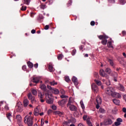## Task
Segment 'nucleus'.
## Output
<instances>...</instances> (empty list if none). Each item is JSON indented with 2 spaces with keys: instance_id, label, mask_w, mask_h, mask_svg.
I'll return each mask as SVG.
<instances>
[{
  "instance_id": "nucleus-1",
  "label": "nucleus",
  "mask_w": 126,
  "mask_h": 126,
  "mask_svg": "<svg viewBox=\"0 0 126 126\" xmlns=\"http://www.w3.org/2000/svg\"><path fill=\"white\" fill-rule=\"evenodd\" d=\"M105 72L108 74H111V76H113L114 78V81L117 82L118 81V73L115 72H112V70L110 68H106L105 69Z\"/></svg>"
},
{
  "instance_id": "nucleus-2",
  "label": "nucleus",
  "mask_w": 126,
  "mask_h": 126,
  "mask_svg": "<svg viewBox=\"0 0 126 126\" xmlns=\"http://www.w3.org/2000/svg\"><path fill=\"white\" fill-rule=\"evenodd\" d=\"M53 96L49 92H47L45 94V98L46 99V103L47 104H53L54 103V99H53Z\"/></svg>"
},
{
  "instance_id": "nucleus-3",
  "label": "nucleus",
  "mask_w": 126,
  "mask_h": 126,
  "mask_svg": "<svg viewBox=\"0 0 126 126\" xmlns=\"http://www.w3.org/2000/svg\"><path fill=\"white\" fill-rule=\"evenodd\" d=\"M25 123L29 126H33V117L27 116L25 118Z\"/></svg>"
},
{
  "instance_id": "nucleus-4",
  "label": "nucleus",
  "mask_w": 126,
  "mask_h": 126,
  "mask_svg": "<svg viewBox=\"0 0 126 126\" xmlns=\"http://www.w3.org/2000/svg\"><path fill=\"white\" fill-rule=\"evenodd\" d=\"M66 106L67 108H69L70 111L77 110V107H76L74 105L71 104V100H70V97L69 98L68 104H67Z\"/></svg>"
},
{
  "instance_id": "nucleus-5",
  "label": "nucleus",
  "mask_w": 126,
  "mask_h": 126,
  "mask_svg": "<svg viewBox=\"0 0 126 126\" xmlns=\"http://www.w3.org/2000/svg\"><path fill=\"white\" fill-rule=\"evenodd\" d=\"M105 93L110 96H114L115 89L113 87H108L105 90Z\"/></svg>"
},
{
  "instance_id": "nucleus-6",
  "label": "nucleus",
  "mask_w": 126,
  "mask_h": 126,
  "mask_svg": "<svg viewBox=\"0 0 126 126\" xmlns=\"http://www.w3.org/2000/svg\"><path fill=\"white\" fill-rule=\"evenodd\" d=\"M98 37L99 39H100V40H102L101 44H102V45H107V42H108L107 41V39L109 38L108 36L103 35H99L98 36Z\"/></svg>"
},
{
  "instance_id": "nucleus-7",
  "label": "nucleus",
  "mask_w": 126,
  "mask_h": 126,
  "mask_svg": "<svg viewBox=\"0 0 126 126\" xmlns=\"http://www.w3.org/2000/svg\"><path fill=\"white\" fill-rule=\"evenodd\" d=\"M22 108V103H21V102H18L16 106V110L17 112H18V113H21V112H22V111L23 110Z\"/></svg>"
},
{
  "instance_id": "nucleus-8",
  "label": "nucleus",
  "mask_w": 126,
  "mask_h": 126,
  "mask_svg": "<svg viewBox=\"0 0 126 126\" xmlns=\"http://www.w3.org/2000/svg\"><path fill=\"white\" fill-rule=\"evenodd\" d=\"M47 88H48V89H50V90H51L52 93H54V94H59L60 91H59V90H58L57 89L53 88H52V87L50 86L49 85H47Z\"/></svg>"
},
{
  "instance_id": "nucleus-9",
  "label": "nucleus",
  "mask_w": 126,
  "mask_h": 126,
  "mask_svg": "<svg viewBox=\"0 0 126 126\" xmlns=\"http://www.w3.org/2000/svg\"><path fill=\"white\" fill-rule=\"evenodd\" d=\"M66 102H67V99L66 98L63 99L62 100H59L58 101V104L60 106H61V107H63L66 103Z\"/></svg>"
},
{
  "instance_id": "nucleus-10",
  "label": "nucleus",
  "mask_w": 126,
  "mask_h": 126,
  "mask_svg": "<svg viewBox=\"0 0 126 126\" xmlns=\"http://www.w3.org/2000/svg\"><path fill=\"white\" fill-rule=\"evenodd\" d=\"M92 89L94 93H97L99 91V88H98V87L95 84H92Z\"/></svg>"
},
{
  "instance_id": "nucleus-11",
  "label": "nucleus",
  "mask_w": 126,
  "mask_h": 126,
  "mask_svg": "<svg viewBox=\"0 0 126 126\" xmlns=\"http://www.w3.org/2000/svg\"><path fill=\"white\" fill-rule=\"evenodd\" d=\"M112 124H113V121L111 119L105 120L103 122L104 126H109L110 125H112Z\"/></svg>"
},
{
  "instance_id": "nucleus-12",
  "label": "nucleus",
  "mask_w": 126,
  "mask_h": 126,
  "mask_svg": "<svg viewBox=\"0 0 126 126\" xmlns=\"http://www.w3.org/2000/svg\"><path fill=\"white\" fill-rule=\"evenodd\" d=\"M117 89L120 90V91L125 92L126 91V89H125V87L124 85H122L121 84H119L117 87Z\"/></svg>"
},
{
  "instance_id": "nucleus-13",
  "label": "nucleus",
  "mask_w": 126,
  "mask_h": 126,
  "mask_svg": "<svg viewBox=\"0 0 126 126\" xmlns=\"http://www.w3.org/2000/svg\"><path fill=\"white\" fill-rule=\"evenodd\" d=\"M38 97L40 99V101L41 103H44V100L43 99L44 98V94H42L41 92H38Z\"/></svg>"
},
{
  "instance_id": "nucleus-14",
  "label": "nucleus",
  "mask_w": 126,
  "mask_h": 126,
  "mask_svg": "<svg viewBox=\"0 0 126 126\" xmlns=\"http://www.w3.org/2000/svg\"><path fill=\"white\" fill-rule=\"evenodd\" d=\"M28 97L29 100H31L32 103H33V102L35 101V97H33V95H32V94L31 93H29L28 94Z\"/></svg>"
},
{
  "instance_id": "nucleus-15",
  "label": "nucleus",
  "mask_w": 126,
  "mask_h": 126,
  "mask_svg": "<svg viewBox=\"0 0 126 126\" xmlns=\"http://www.w3.org/2000/svg\"><path fill=\"white\" fill-rule=\"evenodd\" d=\"M99 74L103 77H107V76H108V75L105 73V71L103 69H100L99 71Z\"/></svg>"
},
{
  "instance_id": "nucleus-16",
  "label": "nucleus",
  "mask_w": 126,
  "mask_h": 126,
  "mask_svg": "<svg viewBox=\"0 0 126 126\" xmlns=\"http://www.w3.org/2000/svg\"><path fill=\"white\" fill-rule=\"evenodd\" d=\"M45 83H49L51 86H55V85H57L58 83L55 81H53L52 82H50L49 81H45Z\"/></svg>"
},
{
  "instance_id": "nucleus-17",
  "label": "nucleus",
  "mask_w": 126,
  "mask_h": 126,
  "mask_svg": "<svg viewBox=\"0 0 126 126\" xmlns=\"http://www.w3.org/2000/svg\"><path fill=\"white\" fill-rule=\"evenodd\" d=\"M72 81H73L74 84L75 85H78V82L77 80V78H76L75 76H74L72 78Z\"/></svg>"
},
{
  "instance_id": "nucleus-18",
  "label": "nucleus",
  "mask_w": 126,
  "mask_h": 126,
  "mask_svg": "<svg viewBox=\"0 0 126 126\" xmlns=\"http://www.w3.org/2000/svg\"><path fill=\"white\" fill-rule=\"evenodd\" d=\"M96 103H97V104H102V98H101V96H97L96 97Z\"/></svg>"
},
{
  "instance_id": "nucleus-19",
  "label": "nucleus",
  "mask_w": 126,
  "mask_h": 126,
  "mask_svg": "<svg viewBox=\"0 0 126 126\" xmlns=\"http://www.w3.org/2000/svg\"><path fill=\"white\" fill-rule=\"evenodd\" d=\"M40 81V78L34 77L33 78L32 82L34 83H38Z\"/></svg>"
},
{
  "instance_id": "nucleus-20",
  "label": "nucleus",
  "mask_w": 126,
  "mask_h": 126,
  "mask_svg": "<svg viewBox=\"0 0 126 126\" xmlns=\"http://www.w3.org/2000/svg\"><path fill=\"white\" fill-rule=\"evenodd\" d=\"M91 118H88L87 119V124L89 126H93L92 123H91Z\"/></svg>"
},
{
  "instance_id": "nucleus-21",
  "label": "nucleus",
  "mask_w": 126,
  "mask_h": 126,
  "mask_svg": "<svg viewBox=\"0 0 126 126\" xmlns=\"http://www.w3.org/2000/svg\"><path fill=\"white\" fill-rule=\"evenodd\" d=\"M55 115H58L59 117H63V113L61 111H57L54 112Z\"/></svg>"
},
{
  "instance_id": "nucleus-22",
  "label": "nucleus",
  "mask_w": 126,
  "mask_h": 126,
  "mask_svg": "<svg viewBox=\"0 0 126 126\" xmlns=\"http://www.w3.org/2000/svg\"><path fill=\"white\" fill-rule=\"evenodd\" d=\"M113 43H114V41H108L107 43V46L108 48H112V49H114V47L113 46Z\"/></svg>"
},
{
  "instance_id": "nucleus-23",
  "label": "nucleus",
  "mask_w": 126,
  "mask_h": 126,
  "mask_svg": "<svg viewBox=\"0 0 126 126\" xmlns=\"http://www.w3.org/2000/svg\"><path fill=\"white\" fill-rule=\"evenodd\" d=\"M23 103L24 107H27V106L29 105V100H28L27 99H24Z\"/></svg>"
},
{
  "instance_id": "nucleus-24",
  "label": "nucleus",
  "mask_w": 126,
  "mask_h": 126,
  "mask_svg": "<svg viewBox=\"0 0 126 126\" xmlns=\"http://www.w3.org/2000/svg\"><path fill=\"white\" fill-rule=\"evenodd\" d=\"M39 112L40 111H39V109H38V108L34 109V112H33L34 116H39Z\"/></svg>"
},
{
  "instance_id": "nucleus-25",
  "label": "nucleus",
  "mask_w": 126,
  "mask_h": 126,
  "mask_svg": "<svg viewBox=\"0 0 126 126\" xmlns=\"http://www.w3.org/2000/svg\"><path fill=\"white\" fill-rule=\"evenodd\" d=\"M48 68L50 71L52 72L54 70V67H53V64L52 63H50L48 65Z\"/></svg>"
},
{
  "instance_id": "nucleus-26",
  "label": "nucleus",
  "mask_w": 126,
  "mask_h": 126,
  "mask_svg": "<svg viewBox=\"0 0 126 126\" xmlns=\"http://www.w3.org/2000/svg\"><path fill=\"white\" fill-rule=\"evenodd\" d=\"M32 93L34 96H37V95H38V92H37V90L34 89H32Z\"/></svg>"
},
{
  "instance_id": "nucleus-27",
  "label": "nucleus",
  "mask_w": 126,
  "mask_h": 126,
  "mask_svg": "<svg viewBox=\"0 0 126 126\" xmlns=\"http://www.w3.org/2000/svg\"><path fill=\"white\" fill-rule=\"evenodd\" d=\"M112 97H117V98H121L122 97V95H121V94L114 92V96H112Z\"/></svg>"
},
{
  "instance_id": "nucleus-28",
  "label": "nucleus",
  "mask_w": 126,
  "mask_h": 126,
  "mask_svg": "<svg viewBox=\"0 0 126 126\" xmlns=\"http://www.w3.org/2000/svg\"><path fill=\"white\" fill-rule=\"evenodd\" d=\"M40 89H41V90H46L47 87H46V85H45V84H40Z\"/></svg>"
},
{
  "instance_id": "nucleus-29",
  "label": "nucleus",
  "mask_w": 126,
  "mask_h": 126,
  "mask_svg": "<svg viewBox=\"0 0 126 126\" xmlns=\"http://www.w3.org/2000/svg\"><path fill=\"white\" fill-rule=\"evenodd\" d=\"M113 102L115 105H120V100L118 99H114L113 100Z\"/></svg>"
},
{
  "instance_id": "nucleus-30",
  "label": "nucleus",
  "mask_w": 126,
  "mask_h": 126,
  "mask_svg": "<svg viewBox=\"0 0 126 126\" xmlns=\"http://www.w3.org/2000/svg\"><path fill=\"white\" fill-rule=\"evenodd\" d=\"M94 82H95L96 84H97V85H98V86H101V85H102V83L101 82V81L95 79Z\"/></svg>"
},
{
  "instance_id": "nucleus-31",
  "label": "nucleus",
  "mask_w": 126,
  "mask_h": 126,
  "mask_svg": "<svg viewBox=\"0 0 126 126\" xmlns=\"http://www.w3.org/2000/svg\"><path fill=\"white\" fill-rule=\"evenodd\" d=\"M80 104L81 108L83 109V110H84V109H85V106H84V103H83V101L81 100L80 102Z\"/></svg>"
},
{
  "instance_id": "nucleus-32",
  "label": "nucleus",
  "mask_w": 126,
  "mask_h": 126,
  "mask_svg": "<svg viewBox=\"0 0 126 126\" xmlns=\"http://www.w3.org/2000/svg\"><path fill=\"white\" fill-rule=\"evenodd\" d=\"M30 1H31V0H24V3L27 4V5H29Z\"/></svg>"
},
{
  "instance_id": "nucleus-33",
  "label": "nucleus",
  "mask_w": 126,
  "mask_h": 126,
  "mask_svg": "<svg viewBox=\"0 0 126 126\" xmlns=\"http://www.w3.org/2000/svg\"><path fill=\"white\" fill-rule=\"evenodd\" d=\"M16 119L17 120H18L19 122H21V116L20 115H18L16 116Z\"/></svg>"
},
{
  "instance_id": "nucleus-34",
  "label": "nucleus",
  "mask_w": 126,
  "mask_h": 126,
  "mask_svg": "<svg viewBox=\"0 0 126 126\" xmlns=\"http://www.w3.org/2000/svg\"><path fill=\"white\" fill-rule=\"evenodd\" d=\"M28 65L30 68H32L33 67V63L30 62L27 63Z\"/></svg>"
},
{
  "instance_id": "nucleus-35",
  "label": "nucleus",
  "mask_w": 126,
  "mask_h": 126,
  "mask_svg": "<svg viewBox=\"0 0 126 126\" xmlns=\"http://www.w3.org/2000/svg\"><path fill=\"white\" fill-rule=\"evenodd\" d=\"M21 5L22 6V8H21V10H22L23 11H25V10L27 8L26 6H24L23 4H21Z\"/></svg>"
},
{
  "instance_id": "nucleus-36",
  "label": "nucleus",
  "mask_w": 126,
  "mask_h": 126,
  "mask_svg": "<svg viewBox=\"0 0 126 126\" xmlns=\"http://www.w3.org/2000/svg\"><path fill=\"white\" fill-rule=\"evenodd\" d=\"M108 61L110 65H111V66H114V62H113L111 59H108Z\"/></svg>"
},
{
  "instance_id": "nucleus-37",
  "label": "nucleus",
  "mask_w": 126,
  "mask_h": 126,
  "mask_svg": "<svg viewBox=\"0 0 126 126\" xmlns=\"http://www.w3.org/2000/svg\"><path fill=\"white\" fill-rule=\"evenodd\" d=\"M99 112L101 114H104V113H106V111H105L104 109L103 108H100L99 110Z\"/></svg>"
},
{
  "instance_id": "nucleus-38",
  "label": "nucleus",
  "mask_w": 126,
  "mask_h": 126,
  "mask_svg": "<svg viewBox=\"0 0 126 126\" xmlns=\"http://www.w3.org/2000/svg\"><path fill=\"white\" fill-rule=\"evenodd\" d=\"M65 81L66 82H70V79H69V77L65 76Z\"/></svg>"
},
{
  "instance_id": "nucleus-39",
  "label": "nucleus",
  "mask_w": 126,
  "mask_h": 126,
  "mask_svg": "<svg viewBox=\"0 0 126 126\" xmlns=\"http://www.w3.org/2000/svg\"><path fill=\"white\" fill-rule=\"evenodd\" d=\"M63 55L62 54L59 55L58 57V60H59V61H61V60L63 59Z\"/></svg>"
},
{
  "instance_id": "nucleus-40",
  "label": "nucleus",
  "mask_w": 126,
  "mask_h": 126,
  "mask_svg": "<svg viewBox=\"0 0 126 126\" xmlns=\"http://www.w3.org/2000/svg\"><path fill=\"white\" fill-rule=\"evenodd\" d=\"M6 117L7 118V119H8V120L9 121H10V117H11V114L10 113H8L7 115H6Z\"/></svg>"
},
{
  "instance_id": "nucleus-41",
  "label": "nucleus",
  "mask_w": 126,
  "mask_h": 126,
  "mask_svg": "<svg viewBox=\"0 0 126 126\" xmlns=\"http://www.w3.org/2000/svg\"><path fill=\"white\" fill-rule=\"evenodd\" d=\"M116 112H118V108L117 107H115L113 110V113H114V114H116Z\"/></svg>"
},
{
  "instance_id": "nucleus-42",
  "label": "nucleus",
  "mask_w": 126,
  "mask_h": 126,
  "mask_svg": "<svg viewBox=\"0 0 126 126\" xmlns=\"http://www.w3.org/2000/svg\"><path fill=\"white\" fill-rule=\"evenodd\" d=\"M76 53V50L75 49L73 50L71 53L72 56H74V55H75Z\"/></svg>"
},
{
  "instance_id": "nucleus-43",
  "label": "nucleus",
  "mask_w": 126,
  "mask_h": 126,
  "mask_svg": "<svg viewBox=\"0 0 126 126\" xmlns=\"http://www.w3.org/2000/svg\"><path fill=\"white\" fill-rule=\"evenodd\" d=\"M51 108L53 109V110H57V106L55 105H53L51 106Z\"/></svg>"
},
{
  "instance_id": "nucleus-44",
  "label": "nucleus",
  "mask_w": 126,
  "mask_h": 126,
  "mask_svg": "<svg viewBox=\"0 0 126 126\" xmlns=\"http://www.w3.org/2000/svg\"><path fill=\"white\" fill-rule=\"evenodd\" d=\"M117 122H118L119 123H120V124L123 122V119H121V118H118V119H117Z\"/></svg>"
},
{
  "instance_id": "nucleus-45",
  "label": "nucleus",
  "mask_w": 126,
  "mask_h": 126,
  "mask_svg": "<svg viewBox=\"0 0 126 126\" xmlns=\"http://www.w3.org/2000/svg\"><path fill=\"white\" fill-rule=\"evenodd\" d=\"M68 97L66 95H65L64 94H62V95H61V98H62V99H63V98H68Z\"/></svg>"
},
{
  "instance_id": "nucleus-46",
  "label": "nucleus",
  "mask_w": 126,
  "mask_h": 126,
  "mask_svg": "<svg viewBox=\"0 0 126 126\" xmlns=\"http://www.w3.org/2000/svg\"><path fill=\"white\" fill-rule=\"evenodd\" d=\"M46 7H47L46 5H41L40 6V8H42V9H45V8H46Z\"/></svg>"
},
{
  "instance_id": "nucleus-47",
  "label": "nucleus",
  "mask_w": 126,
  "mask_h": 126,
  "mask_svg": "<svg viewBox=\"0 0 126 126\" xmlns=\"http://www.w3.org/2000/svg\"><path fill=\"white\" fill-rule=\"evenodd\" d=\"M121 125V123L119 122H115V125L116 126H120Z\"/></svg>"
},
{
  "instance_id": "nucleus-48",
  "label": "nucleus",
  "mask_w": 126,
  "mask_h": 126,
  "mask_svg": "<svg viewBox=\"0 0 126 126\" xmlns=\"http://www.w3.org/2000/svg\"><path fill=\"white\" fill-rule=\"evenodd\" d=\"M50 28V26L49 25H46L44 27V29L45 30H48Z\"/></svg>"
},
{
  "instance_id": "nucleus-49",
  "label": "nucleus",
  "mask_w": 126,
  "mask_h": 126,
  "mask_svg": "<svg viewBox=\"0 0 126 126\" xmlns=\"http://www.w3.org/2000/svg\"><path fill=\"white\" fill-rule=\"evenodd\" d=\"M4 109L6 111H8L9 110V107H8V106L5 105L4 107Z\"/></svg>"
},
{
  "instance_id": "nucleus-50",
  "label": "nucleus",
  "mask_w": 126,
  "mask_h": 126,
  "mask_svg": "<svg viewBox=\"0 0 126 126\" xmlns=\"http://www.w3.org/2000/svg\"><path fill=\"white\" fill-rule=\"evenodd\" d=\"M61 94H62V95H64L65 92H64V90L62 89L61 90Z\"/></svg>"
},
{
  "instance_id": "nucleus-51",
  "label": "nucleus",
  "mask_w": 126,
  "mask_h": 126,
  "mask_svg": "<svg viewBox=\"0 0 126 126\" xmlns=\"http://www.w3.org/2000/svg\"><path fill=\"white\" fill-rule=\"evenodd\" d=\"M68 123H67V122L66 121H64L63 122V126H67Z\"/></svg>"
},
{
  "instance_id": "nucleus-52",
  "label": "nucleus",
  "mask_w": 126,
  "mask_h": 126,
  "mask_svg": "<svg viewBox=\"0 0 126 126\" xmlns=\"http://www.w3.org/2000/svg\"><path fill=\"white\" fill-rule=\"evenodd\" d=\"M41 126H44V119H41Z\"/></svg>"
},
{
  "instance_id": "nucleus-53",
  "label": "nucleus",
  "mask_w": 126,
  "mask_h": 126,
  "mask_svg": "<svg viewBox=\"0 0 126 126\" xmlns=\"http://www.w3.org/2000/svg\"><path fill=\"white\" fill-rule=\"evenodd\" d=\"M108 2L110 3H115V0H108Z\"/></svg>"
},
{
  "instance_id": "nucleus-54",
  "label": "nucleus",
  "mask_w": 126,
  "mask_h": 126,
  "mask_svg": "<svg viewBox=\"0 0 126 126\" xmlns=\"http://www.w3.org/2000/svg\"><path fill=\"white\" fill-rule=\"evenodd\" d=\"M91 25L92 26H94V25H95V22H94V21H92V22H91Z\"/></svg>"
},
{
  "instance_id": "nucleus-55",
  "label": "nucleus",
  "mask_w": 126,
  "mask_h": 126,
  "mask_svg": "<svg viewBox=\"0 0 126 126\" xmlns=\"http://www.w3.org/2000/svg\"><path fill=\"white\" fill-rule=\"evenodd\" d=\"M48 115H50V114H51L52 113V110L51 109H49L47 111Z\"/></svg>"
},
{
  "instance_id": "nucleus-56",
  "label": "nucleus",
  "mask_w": 126,
  "mask_h": 126,
  "mask_svg": "<svg viewBox=\"0 0 126 126\" xmlns=\"http://www.w3.org/2000/svg\"><path fill=\"white\" fill-rule=\"evenodd\" d=\"M100 105H101V104H98L97 103L96 105V109H99V108H100Z\"/></svg>"
},
{
  "instance_id": "nucleus-57",
  "label": "nucleus",
  "mask_w": 126,
  "mask_h": 126,
  "mask_svg": "<svg viewBox=\"0 0 126 126\" xmlns=\"http://www.w3.org/2000/svg\"><path fill=\"white\" fill-rule=\"evenodd\" d=\"M120 3L121 4H125V0H120Z\"/></svg>"
},
{
  "instance_id": "nucleus-58",
  "label": "nucleus",
  "mask_w": 126,
  "mask_h": 126,
  "mask_svg": "<svg viewBox=\"0 0 126 126\" xmlns=\"http://www.w3.org/2000/svg\"><path fill=\"white\" fill-rule=\"evenodd\" d=\"M31 33H32V34H35V33H36V31H35V30H32L31 31Z\"/></svg>"
},
{
  "instance_id": "nucleus-59",
  "label": "nucleus",
  "mask_w": 126,
  "mask_h": 126,
  "mask_svg": "<svg viewBox=\"0 0 126 126\" xmlns=\"http://www.w3.org/2000/svg\"><path fill=\"white\" fill-rule=\"evenodd\" d=\"M22 69H23V70H26V65L23 66V67H22Z\"/></svg>"
},
{
  "instance_id": "nucleus-60",
  "label": "nucleus",
  "mask_w": 126,
  "mask_h": 126,
  "mask_svg": "<svg viewBox=\"0 0 126 126\" xmlns=\"http://www.w3.org/2000/svg\"><path fill=\"white\" fill-rule=\"evenodd\" d=\"M106 85H110L111 84V82H110V81H108L106 83Z\"/></svg>"
},
{
  "instance_id": "nucleus-61",
  "label": "nucleus",
  "mask_w": 126,
  "mask_h": 126,
  "mask_svg": "<svg viewBox=\"0 0 126 126\" xmlns=\"http://www.w3.org/2000/svg\"><path fill=\"white\" fill-rule=\"evenodd\" d=\"M83 119L84 121H86V119H87V117L86 116H83Z\"/></svg>"
},
{
  "instance_id": "nucleus-62",
  "label": "nucleus",
  "mask_w": 126,
  "mask_h": 126,
  "mask_svg": "<svg viewBox=\"0 0 126 126\" xmlns=\"http://www.w3.org/2000/svg\"><path fill=\"white\" fill-rule=\"evenodd\" d=\"M122 34L124 35V36H126V31H123L122 32Z\"/></svg>"
},
{
  "instance_id": "nucleus-63",
  "label": "nucleus",
  "mask_w": 126,
  "mask_h": 126,
  "mask_svg": "<svg viewBox=\"0 0 126 126\" xmlns=\"http://www.w3.org/2000/svg\"><path fill=\"white\" fill-rule=\"evenodd\" d=\"M123 111L124 112V113H126V108L124 107L123 108Z\"/></svg>"
},
{
  "instance_id": "nucleus-64",
  "label": "nucleus",
  "mask_w": 126,
  "mask_h": 126,
  "mask_svg": "<svg viewBox=\"0 0 126 126\" xmlns=\"http://www.w3.org/2000/svg\"><path fill=\"white\" fill-rule=\"evenodd\" d=\"M34 67L37 68L38 67V63H36L34 65Z\"/></svg>"
}]
</instances>
